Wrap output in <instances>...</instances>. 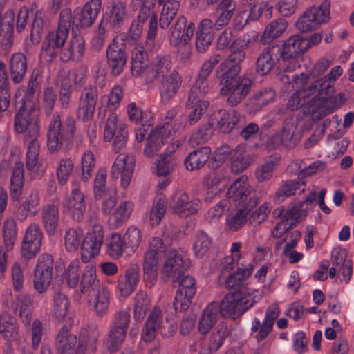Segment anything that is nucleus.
Returning a JSON list of instances; mask_svg holds the SVG:
<instances>
[{
  "instance_id": "40",
  "label": "nucleus",
  "mask_w": 354,
  "mask_h": 354,
  "mask_svg": "<svg viewBox=\"0 0 354 354\" xmlns=\"http://www.w3.org/2000/svg\"><path fill=\"white\" fill-rule=\"evenodd\" d=\"M40 132L35 134H26L24 142L27 145L26 165L28 171H32L37 165L40 151V143L38 140Z\"/></svg>"
},
{
  "instance_id": "11",
  "label": "nucleus",
  "mask_w": 354,
  "mask_h": 354,
  "mask_svg": "<svg viewBox=\"0 0 354 354\" xmlns=\"http://www.w3.org/2000/svg\"><path fill=\"white\" fill-rule=\"evenodd\" d=\"M252 80L244 75L239 76L238 79L232 82L227 83L221 86L219 94L226 97L227 105L233 107L243 101L252 89Z\"/></svg>"
},
{
  "instance_id": "22",
  "label": "nucleus",
  "mask_w": 354,
  "mask_h": 354,
  "mask_svg": "<svg viewBox=\"0 0 354 354\" xmlns=\"http://www.w3.org/2000/svg\"><path fill=\"white\" fill-rule=\"evenodd\" d=\"M106 59L111 73L115 77L120 75L127 62L124 44L113 39L106 49Z\"/></svg>"
},
{
  "instance_id": "1",
  "label": "nucleus",
  "mask_w": 354,
  "mask_h": 354,
  "mask_svg": "<svg viewBox=\"0 0 354 354\" xmlns=\"http://www.w3.org/2000/svg\"><path fill=\"white\" fill-rule=\"evenodd\" d=\"M310 78V76L304 72L291 76H281V80L284 84H288V88H290L292 83L298 88L287 103V106L290 110H297L303 106L310 108L316 99L323 100L328 95L334 93L335 89L330 86V83L322 82L321 78L314 79V81L309 82Z\"/></svg>"
},
{
  "instance_id": "39",
  "label": "nucleus",
  "mask_w": 354,
  "mask_h": 354,
  "mask_svg": "<svg viewBox=\"0 0 354 354\" xmlns=\"http://www.w3.org/2000/svg\"><path fill=\"white\" fill-rule=\"evenodd\" d=\"M166 131L164 127L156 128L149 133L143 153L147 157H153L165 145Z\"/></svg>"
},
{
  "instance_id": "52",
  "label": "nucleus",
  "mask_w": 354,
  "mask_h": 354,
  "mask_svg": "<svg viewBox=\"0 0 354 354\" xmlns=\"http://www.w3.org/2000/svg\"><path fill=\"white\" fill-rule=\"evenodd\" d=\"M209 106V101L187 99L186 108L189 111L187 114V122L191 126L196 124L206 113Z\"/></svg>"
},
{
  "instance_id": "30",
  "label": "nucleus",
  "mask_w": 354,
  "mask_h": 354,
  "mask_svg": "<svg viewBox=\"0 0 354 354\" xmlns=\"http://www.w3.org/2000/svg\"><path fill=\"white\" fill-rule=\"evenodd\" d=\"M41 219L42 226L48 236H54L60 221L59 207L53 203H47L41 207Z\"/></svg>"
},
{
  "instance_id": "6",
  "label": "nucleus",
  "mask_w": 354,
  "mask_h": 354,
  "mask_svg": "<svg viewBox=\"0 0 354 354\" xmlns=\"http://www.w3.org/2000/svg\"><path fill=\"white\" fill-rule=\"evenodd\" d=\"M229 198H232L238 205H243L248 211H250L259 203L253 187L248 183L246 176L239 177L228 188L226 193Z\"/></svg>"
},
{
  "instance_id": "41",
  "label": "nucleus",
  "mask_w": 354,
  "mask_h": 354,
  "mask_svg": "<svg viewBox=\"0 0 354 354\" xmlns=\"http://www.w3.org/2000/svg\"><path fill=\"white\" fill-rule=\"evenodd\" d=\"M0 334L9 342L16 340L19 336V326L16 319L7 312L0 315Z\"/></svg>"
},
{
  "instance_id": "37",
  "label": "nucleus",
  "mask_w": 354,
  "mask_h": 354,
  "mask_svg": "<svg viewBox=\"0 0 354 354\" xmlns=\"http://www.w3.org/2000/svg\"><path fill=\"white\" fill-rule=\"evenodd\" d=\"M99 330L94 324L88 325L81 328L79 333L80 347L83 353L87 350L90 353H95L97 350Z\"/></svg>"
},
{
  "instance_id": "3",
  "label": "nucleus",
  "mask_w": 354,
  "mask_h": 354,
  "mask_svg": "<svg viewBox=\"0 0 354 354\" xmlns=\"http://www.w3.org/2000/svg\"><path fill=\"white\" fill-rule=\"evenodd\" d=\"M257 292L252 288L242 286L241 289L227 294L219 305L221 316L233 319L241 316L254 304V297L252 295Z\"/></svg>"
},
{
  "instance_id": "14",
  "label": "nucleus",
  "mask_w": 354,
  "mask_h": 354,
  "mask_svg": "<svg viewBox=\"0 0 354 354\" xmlns=\"http://www.w3.org/2000/svg\"><path fill=\"white\" fill-rule=\"evenodd\" d=\"M39 112L34 106L20 105L15 115V130L18 133L35 134L39 131Z\"/></svg>"
},
{
  "instance_id": "63",
  "label": "nucleus",
  "mask_w": 354,
  "mask_h": 354,
  "mask_svg": "<svg viewBox=\"0 0 354 354\" xmlns=\"http://www.w3.org/2000/svg\"><path fill=\"white\" fill-rule=\"evenodd\" d=\"M228 335L229 330L227 324L224 322L219 323L210 335L209 349L214 351L219 349Z\"/></svg>"
},
{
  "instance_id": "35",
  "label": "nucleus",
  "mask_w": 354,
  "mask_h": 354,
  "mask_svg": "<svg viewBox=\"0 0 354 354\" xmlns=\"http://www.w3.org/2000/svg\"><path fill=\"white\" fill-rule=\"evenodd\" d=\"M101 0H90L83 7L81 12L76 15L77 26L90 27L95 21L101 9Z\"/></svg>"
},
{
  "instance_id": "4",
  "label": "nucleus",
  "mask_w": 354,
  "mask_h": 354,
  "mask_svg": "<svg viewBox=\"0 0 354 354\" xmlns=\"http://www.w3.org/2000/svg\"><path fill=\"white\" fill-rule=\"evenodd\" d=\"M196 30L194 22L187 24L185 17H178L174 24L170 28L169 44L171 46L178 47V54L182 61L188 60L192 55L191 39Z\"/></svg>"
},
{
  "instance_id": "49",
  "label": "nucleus",
  "mask_w": 354,
  "mask_h": 354,
  "mask_svg": "<svg viewBox=\"0 0 354 354\" xmlns=\"http://www.w3.org/2000/svg\"><path fill=\"white\" fill-rule=\"evenodd\" d=\"M90 303L98 317L104 316L108 311L110 304V293L108 288L102 286L95 292L88 295Z\"/></svg>"
},
{
  "instance_id": "27",
  "label": "nucleus",
  "mask_w": 354,
  "mask_h": 354,
  "mask_svg": "<svg viewBox=\"0 0 354 354\" xmlns=\"http://www.w3.org/2000/svg\"><path fill=\"white\" fill-rule=\"evenodd\" d=\"M85 41L81 35L72 34L68 42L61 50L59 59L63 62L80 61L85 53Z\"/></svg>"
},
{
  "instance_id": "42",
  "label": "nucleus",
  "mask_w": 354,
  "mask_h": 354,
  "mask_svg": "<svg viewBox=\"0 0 354 354\" xmlns=\"http://www.w3.org/2000/svg\"><path fill=\"white\" fill-rule=\"evenodd\" d=\"M218 307L216 303L212 302L203 310L198 326V332L201 335L207 334L217 322Z\"/></svg>"
},
{
  "instance_id": "5",
  "label": "nucleus",
  "mask_w": 354,
  "mask_h": 354,
  "mask_svg": "<svg viewBox=\"0 0 354 354\" xmlns=\"http://www.w3.org/2000/svg\"><path fill=\"white\" fill-rule=\"evenodd\" d=\"M240 42L239 39L233 42L231 46V54L216 68V77L219 80L221 86L238 79L237 75L241 70V63L245 57V52L243 50H235V45L239 44Z\"/></svg>"
},
{
  "instance_id": "57",
  "label": "nucleus",
  "mask_w": 354,
  "mask_h": 354,
  "mask_svg": "<svg viewBox=\"0 0 354 354\" xmlns=\"http://www.w3.org/2000/svg\"><path fill=\"white\" fill-rule=\"evenodd\" d=\"M280 157L278 154L271 156L263 164L259 166L255 171V176L259 183L269 180L274 171L279 165Z\"/></svg>"
},
{
  "instance_id": "2",
  "label": "nucleus",
  "mask_w": 354,
  "mask_h": 354,
  "mask_svg": "<svg viewBox=\"0 0 354 354\" xmlns=\"http://www.w3.org/2000/svg\"><path fill=\"white\" fill-rule=\"evenodd\" d=\"M75 131V120L68 115L62 124L60 115L55 113L47 133V145L51 152L67 149L73 143Z\"/></svg>"
},
{
  "instance_id": "32",
  "label": "nucleus",
  "mask_w": 354,
  "mask_h": 354,
  "mask_svg": "<svg viewBox=\"0 0 354 354\" xmlns=\"http://www.w3.org/2000/svg\"><path fill=\"white\" fill-rule=\"evenodd\" d=\"M225 267L222 271V274H227L225 279V283L228 288L241 289L242 286L250 288L245 281L250 276L252 272V267Z\"/></svg>"
},
{
  "instance_id": "28",
  "label": "nucleus",
  "mask_w": 354,
  "mask_h": 354,
  "mask_svg": "<svg viewBox=\"0 0 354 354\" xmlns=\"http://www.w3.org/2000/svg\"><path fill=\"white\" fill-rule=\"evenodd\" d=\"M79 187V182L74 181L72 183L71 193L67 201V208L73 219L77 222L83 219L86 209L84 196Z\"/></svg>"
},
{
  "instance_id": "12",
  "label": "nucleus",
  "mask_w": 354,
  "mask_h": 354,
  "mask_svg": "<svg viewBox=\"0 0 354 354\" xmlns=\"http://www.w3.org/2000/svg\"><path fill=\"white\" fill-rule=\"evenodd\" d=\"M282 55V62L286 66L288 71L295 70L297 57L302 55L309 48V42L308 39L302 35L297 34L292 35L286 39L282 46L280 45Z\"/></svg>"
},
{
  "instance_id": "17",
  "label": "nucleus",
  "mask_w": 354,
  "mask_h": 354,
  "mask_svg": "<svg viewBox=\"0 0 354 354\" xmlns=\"http://www.w3.org/2000/svg\"><path fill=\"white\" fill-rule=\"evenodd\" d=\"M201 205L198 198H191L183 191H176L170 200L171 210L181 218H187L196 214Z\"/></svg>"
},
{
  "instance_id": "44",
  "label": "nucleus",
  "mask_w": 354,
  "mask_h": 354,
  "mask_svg": "<svg viewBox=\"0 0 354 354\" xmlns=\"http://www.w3.org/2000/svg\"><path fill=\"white\" fill-rule=\"evenodd\" d=\"M133 209V204L131 201H122L110 215L108 225L111 229L121 227L130 217Z\"/></svg>"
},
{
  "instance_id": "50",
  "label": "nucleus",
  "mask_w": 354,
  "mask_h": 354,
  "mask_svg": "<svg viewBox=\"0 0 354 354\" xmlns=\"http://www.w3.org/2000/svg\"><path fill=\"white\" fill-rule=\"evenodd\" d=\"M7 0H0V44L3 46H8L11 42V37L13 32L14 13L9 10L6 14V18L10 19L5 21L2 18V12Z\"/></svg>"
},
{
  "instance_id": "43",
  "label": "nucleus",
  "mask_w": 354,
  "mask_h": 354,
  "mask_svg": "<svg viewBox=\"0 0 354 354\" xmlns=\"http://www.w3.org/2000/svg\"><path fill=\"white\" fill-rule=\"evenodd\" d=\"M235 8V3H230L227 0L221 1L216 10L215 19L214 21L212 20V28L218 30L226 26L230 22Z\"/></svg>"
},
{
  "instance_id": "62",
  "label": "nucleus",
  "mask_w": 354,
  "mask_h": 354,
  "mask_svg": "<svg viewBox=\"0 0 354 354\" xmlns=\"http://www.w3.org/2000/svg\"><path fill=\"white\" fill-rule=\"evenodd\" d=\"M212 239L203 230H199L195 235L193 249L198 258H203L209 250Z\"/></svg>"
},
{
  "instance_id": "36",
  "label": "nucleus",
  "mask_w": 354,
  "mask_h": 354,
  "mask_svg": "<svg viewBox=\"0 0 354 354\" xmlns=\"http://www.w3.org/2000/svg\"><path fill=\"white\" fill-rule=\"evenodd\" d=\"M24 185V164L17 162L12 169L10 182V195L12 201L19 202L23 193Z\"/></svg>"
},
{
  "instance_id": "51",
  "label": "nucleus",
  "mask_w": 354,
  "mask_h": 354,
  "mask_svg": "<svg viewBox=\"0 0 354 354\" xmlns=\"http://www.w3.org/2000/svg\"><path fill=\"white\" fill-rule=\"evenodd\" d=\"M126 16V5L121 0H113L110 15L106 16L109 20V26L114 32L120 31Z\"/></svg>"
},
{
  "instance_id": "19",
  "label": "nucleus",
  "mask_w": 354,
  "mask_h": 354,
  "mask_svg": "<svg viewBox=\"0 0 354 354\" xmlns=\"http://www.w3.org/2000/svg\"><path fill=\"white\" fill-rule=\"evenodd\" d=\"M43 232L39 225L31 223L27 228L21 243V256L25 259H30L40 250Z\"/></svg>"
},
{
  "instance_id": "59",
  "label": "nucleus",
  "mask_w": 354,
  "mask_h": 354,
  "mask_svg": "<svg viewBox=\"0 0 354 354\" xmlns=\"http://www.w3.org/2000/svg\"><path fill=\"white\" fill-rule=\"evenodd\" d=\"M96 271L94 267H89L82 274L80 281L81 292L88 295L95 292L102 286H100V281L96 279Z\"/></svg>"
},
{
  "instance_id": "38",
  "label": "nucleus",
  "mask_w": 354,
  "mask_h": 354,
  "mask_svg": "<svg viewBox=\"0 0 354 354\" xmlns=\"http://www.w3.org/2000/svg\"><path fill=\"white\" fill-rule=\"evenodd\" d=\"M28 64L26 56L22 53H14L10 60V74L14 84L21 83L27 72Z\"/></svg>"
},
{
  "instance_id": "34",
  "label": "nucleus",
  "mask_w": 354,
  "mask_h": 354,
  "mask_svg": "<svg viewBox=\"0 0 354 354\" xmlns=\"http://www.w3.org/2000/svg\"><path fill=\"white\" fill-rule=\"evenodd\" d=\"M182 83V79L178 73L173 71L168 76L161 80L160 93L163 103L169 102L178 93Z\"/></svg>"
},
{
  "instance_id": "45",
  "label": "nucleus",
  "mask_w": 354,
  "mask_h": 354,
  "mask_svg": "<svg viewBox=\"0 0 354 354\" xmlns=\"http://www.w3.org/2000/svg\"><path fill=\"white\" fill-rule=\"evenodd\" d=\"M306 183L303 180H286L283 182L277 190L274 201L276 203H281L288 197L298 193H304L305 191Z\"/></svg>"
},
{
  "instance_id": "21",
  "label": "nucleus",
  "mask_w": 354,
  "mask_h": 354,
  "mask_svg": "<svg viewBox=\"0 0 354 354\" xmlns=\"http://www.w3.org/2000/svg\"><path fill=\"white\" fill-rule=\"evenodd\" d=\"M135 160L131 156L125 153H120L116 158L111 171V177L117 180L121 177V186L127 189L131 181L134 171Z\"/></svg>"
},
{
  "instance_id": "56",
  "label": "nucleus",
  "mask_w": 354,
  "mask_h": 354,
  "mask_svg": "<svg viewBox=\"0 0 354 354\" xmlns=\"http://www.w3.org/2000/svg\"><path fill=\"white\" fill-rule=\"evenodd\" d=\"M88 69L86 65H80L70 70L61 82L71 84L73 87H82L85 85L88 78Z\"/></svg>"
},
{
  "instance_id": "48",
  "label": "nucleus",
  "mask_w": 354,
  "mask_h": 354,
  "mask_svg": "<svg viewBox=\"0 0 354 354\" xmlns=\"http://www.w3.org/2000/svg\"><path fill=\"white\" fill-rule=\"evenodd\" d=\"M178 145H175L174 143L169 146L166 152L161 155V160H159L156 165V173L159 176L167 177L171 173L177 165V159L172 156Z\"/></svg>"
},
{
  "instance_id": "60",
  "label": "nucleus",
  "mask_w": 354,
  "mask_h": 354,
  "mask_svg": "<svg viewBox=\"0 0 354 354\" xmlns=\"http://www.w3.org/2000/svg\"><path fill=\"white\" fill-rule=\"evenodd\" d=\"M167 202L162 195H158L153 199L149 213V221L151 225H158L164 218Z\"/></svg>"
},
{
  "instance_id": "33",
  "label": "nucleus",
  "mask_w": 354,
  "mask_h": 354,
  "mask_svg": "<svg viewBox=\"0 0 354 354\" xmlns=\"http://www.w3.org/2000/svg\"><path fill=\"white\" fill-rule=\"evenodd\" d=\"M56 346L59 354H84L80 343L77 344L76 335L69 333L65 327L57 334Z\"/></svg>"
},
{
  "instance_id": "54",
  "label": "nucleus",
  "mask_w": 354,
  "mask_h": 354,
  "mask_svg": "<svg viewBox=\"0 0 354 354\" xmlns=\"http://www.w3.org/2000/svg\"><path fill=\"white\" fill-rule=\"evenodd\" d=\"M138 281V269L135 267L129 269L118 284V290L121 296L127 297L130 295L136 289Z\"/></svg>"
},
{
  "instance_id": "46",
  "label": "nucleus",
  "mask_w": 354,
  "mask_h": 354,
  "mask_svg": "<svg viewBox=\"0 0 354 354\" xmlns=\"http://www.w3.org/2000/svg\"><path fill=\"white\" fill-rule=\"evenodd\" d=\"M211 148L203 147L189 153L184 160V165L187 170L194 171L202 168L209 158Z\"/></svg>"
},
{
  "instance_id": "47",
  "label": "nucleus",
  "mask_w": 354,
  "mask_h": 354,
  "mask_svg": "<svg viewBox=\"0 0 354 354\" xmlns=\"http://www.w3.org/2000/svg\"><path fill=\"white\" fill-rule=\"evenodd\" d=\"M165 245L159 237L150 239L149 248L144 253V266H158L160 261V253L165 252Z\"/></svg>"
},
{
  "instance_id": "7",
  "label": "nucleus",
  "mask_w": 354,
  "mask_h": 354,
  "mask_svg": "<svg viewBox=\"0 0 354 354\" xmlns=\"http://www.w3.org/2000/svg\"><path fill=\"white\" fill-rule=\"evenodd\" d=\"M329 1H323L319 6H311L299 17L296 28L303 32L315 30L319 25L327 23L330 19Z\"/></svg>"
},
{
  "instance_id": "64",
  "label": "nucleus",
  "mask_w": 354,
  "mask_h": 354,
  "mask_svg": "<svg viewBox=\"0 0 354 354\" xmlns=\"http://www.w3.org/2000/svg\"><path fill=\"white\" fill-rule=\"evenodd\" d=\"M74 172V162L70 158H62L56 168V176L59 185L67 184L69 178Z\"/></svg>"
},
{
  "instance_id": "15",
  "label": "nucleus",
  "mask_w": 354,
  "mask_h": 354,
  "mask_svg": "<svg viewBox=\"0 0 354 354\" xmlns=\"http://www.w3.org/2000/svg\"><path fill=\"white\" fill-rule=\"evenodd\" d=\"M103 240L104 231L102 226L98 223H94L91 229L88 230L85 236L82 244L81 255L83 263H88L99 254Z\"/></svg>"
},
{
  "instance_id": "23",
  "label": "nucleus",
  "mask_w": 354,
  "mask_h": 354,
  "mask_svg": "<svg viewBox=\"0 0 354 354\" xmlns=\"http://www.w3.org/2000/svg\"><path fill=\"white\" fill-rule=\"evenodd\" d=\"M41 196L38 189L32 188L28 195L17 206L15 214L23 222L28 217H35L41 211Z\"/></svg>"
},
{
  "instance_id": "9",
  "label": "nucleus",
  "mask_w": 354,
  "mask_h": 354,
  "mask_svg": "<svg viewBox=\"0 0 354 354\" xmlns=\"http://www.w3.org/2000/svg\"><path fill=\"white\" fill-rule=\"evenodd\" d=\"M221 59V56L216 54L203 64L198 73L196 81L190 89L187 99L205 101L204 97L210 90L207 80L208 77Z\"/></svg>"
},
{
  "instance_id": "24",
  "label": "nucleus",
  "mask_w": 354,
  "mask_h": 354,
  "mask_svg": "<svg viewBox=\"0 0 354 354\" xmlns=\"http://www.w3.org/2000/svg\"><path fill=\"white\" fill-rule=\"evenodd\" d=\"M279 314L280 310L278 305L273 304L267 308L262 323L258 318L253 319L251 330L252 333L258 332L255 335L258 341H261L268 336L272 330L274 321L279 316Z\"/></svg>"
},
{
  "instance_id": "18",
  "label": "nucleus",
  "mask_w": 354,
  "mask_h": 354,
  "mask_svg": "<svg viewBox=\"0 0 354 354\" xmlns=\"http://www.w3.org/2000/svg\"><path fill=\"white\" fill-rule=\"evenodd\" d=\"M68 37V33L58 29L49 32L41 45V57L46 62H51L57 55L60 56L61 50L64 48Z\"/></svg>"
},
{
  "instance_id": "55",
  "label": "nucleus",
  "mask_w": 354,
  "mask_h": 354,
  "mask_svg": "<svg viewBox=\"0 0 354 354\" xmlns=\"http://www.w3.org/2000/svg\"><path fill=\"white\" fill-rule=\"evenodd\" d=\"M181 0H166L160 15V27L166 30L177 15Z\"/></svg>"
},
{
  "instance_id": "26",
  "label": "nucleus",
  "mask_w": 354,
  "mask_h": 354,
  "mask_svg": "<svg viewBox=\"0 0 354 354\" xmlns=\"http://www.w3.org/2000/svg\"><path fill=\"white\" fill-rule=\"evenodd\" d=\"M154 7L153 0H143L142 6L138 15V21L143 24L150 17L147 35L146 38V46L152 48L154 46V39L158 32L157 17L152 13V9Z\"/></svg>"
},
{
  "instance_id": "8",
  "label": "nucleus",
  "mask_w": 354,
  "mask_h": 354,
  "mask_svg": "<svg viewBox=\"0 0 354 354\" xmlns=\"http://www.w3.org/2000/svg\"><path fill=\"white\" fill-rule=\"evenodd\" d=\"M104 140L106 142L113 140L112 148L115 153L124 149L128 140L126 124L113 111L109 114L105 122Z\"/></svg>"
},
{
  "instance_id": "13",
  "label": "nucleus",
  "mask_w": 354,
  "mask_h": 354,
  "mask_svg": "<svg viewBox=\"0 0 354 354\" xmlns=\"http://www.w3.org/2000/svg\"><path fill=\"white\" fill-rule=\"evenodd\" d=\"M168 328L166 329L162 320V312L160 308H155L148 317L145 326L142 330V339L146 342L153 341L158 333L165 337H170L173 335L175 328L166 322Z\"/></svg>"
},
{
  "instance_id": "25",
  "label": "nucleus",
  "mask_w": 354,
  "mask_h": 354,
  "mask_svg": "<svg viewBox=\"0 0 354 354\" xmlns=\"http://www.w3.org/2000/svg\"><path fill=\"white\" fill-rule=\"evenodd\" d=\"M12 297L10 290L6 291V300ZM7 306L15 313H17L21 322L26 326H30L32 320V302L31 298L27 295H19L10 304L7 302Z\"/></svg>"
},
{
  "instance_id": "61",
  "label": "nucleus",
  "mask_w": 354,
  "mask_h": 354,
  "mask_svg": "<svg viewBox=\"0 0 354 354\" xmlns=\"http://www.w3.org/2000/svg\"><path fill=\"white\" fill-rule=\"evenodd\" d=\"M37 88V75H35L34 74H32L30 77L27 86L19 89L17 92L16 98H18L22 93L24 94L22 98L20 99L19 101L21 105L33 106L32 100L35 97V91Z\"/></svg>"
},
{
  "instance_id": "53",
  "label": "nucleus",
  "mask_w": 354,
  "mask_h": 354,
  "mask_svg": "<svg viewBox=\"0 0 354 354\" xmlns=\"http://www.w3.org/2000/svg\"><path fill=\"white\" fill-rule=\"evenodd\" d=\"M53 267H37L35 271L33 286L39 294L45 292L52 281Z\"/></svg>"
},
{
  "instance_id": "20",
  "label": "nucleus",
  "mask_w": 354,
  "mask_h": 354,
  "mask_svg": "<svg viewBox=\"0 0 354 354\" xmlns=\"http://www.w3.org/2000/svg\"><path fill=\"white\" fill-rule=\"evenodd\" d=\"M282 62L280 45L272 44L264 48L257 57L256 71L259 75L268 74L277 63Z\"/></svg>"
},
{
  "instance_id": "58",
  "label": "nucleus",
  "mask_w": 354,
  "mask_h": 354,
  "mask_svg": "<svg viewBox=\"0 0 354 354\" xmlns=\"http://www.w3.org/2000/svg\"><path fill=\"white\" fill-rule=\"evenodd\" d=\"M69 301L61 292H55L53 298L52 315L58 322L63 321L68 315Z\"/></svg>"
},
{
  "instance_id": "10",
  "label": "nucleus",
  "mask_w": 354,
  "mask_h": 354,
  "mask_svg": "<svg viewBox=\"0 0 354 354\" xmlns=\"http://www.w3.org/2000/svg\"><path fill=\"white\" fill-rule=\"evenodd\" d=\"M98 95V90L95 86L88 84L83 88L78 97L75 110V115L79 121L86 123L93 120Z\"/></svg>"
},
{
  "instance_id": "31",
  "label": "nucleus",
  "mask_w": 354,
  "mask_h": 354,
  "mask_svg": "<svg viewBox=\"0 0 354 354\" xmlns=\"http://www.w3.org/2000/svg\"><path fill=\"white\" fill-rule=\"evenodd\" d=\"M212 28V20L209 18L203 19L198 24L196 31V48L198 52H205L212 44L214 32Z\"/></svg>"
},
{
  "instance_id": "16",
  "label": "nucleus",
  "mask_w": 354,
  "mask_h": 354,
  "mask_svg": "<svg viewBox=\"0 0 354 354\" xmlns=\"http://www.w3.org/2000/svg\"><path fill=\"white\" fill-rule=\"evenodd\" d=\"M129 321L130 315L127 312L120 311L115 314L106 342V346L111 352H115L123 343Z\"/></svg>"
},
{
  "instance_id": "29",
  "label": "nucleus",
  "mask_w": 354,
  "mask_h": 354,
  "mask_svg": "<svg viewBox=\"0 0 354 354\" xmlns=\"http://www.w3.org/2000/svg\"><path fill=\"white\" fill-rule=\"evenodd\" d=\"M238 121L239 117L235 111L220 109L212 113L208 125L218 127L223 133H227L234 128Z\"/></svg>"
}]
</instances>
